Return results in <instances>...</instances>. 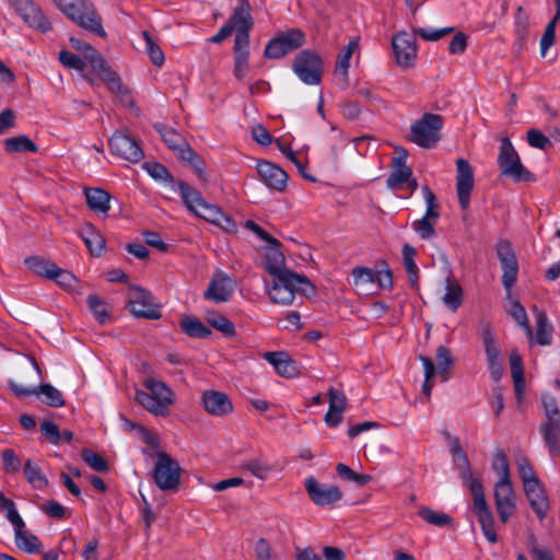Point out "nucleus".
<instances>
[{
  "label": "nucleus",
  "instance_id": "nucleus-1",
  "mask_svg": "<svg viewBox=\"0 0 560 560\" xmlns=\"http://www.w3.org/2000/svg\"><path fill=\"white\" fill-rule=\"evenodd\" d=\"M143 386L149 390L138 389L136 400L150 413L159 417H167L170 407L175 402V394L164 382L148 378Z\"/></svg>",
  "mask_w": 560,
  "mask_h": 560
},
{
  "label": "nucleus",
  "instance_id": "nucleus-2",
  "mask_svg": "<svg viewBox=\"0 0 560 560\" xmlns=\"http://www.w3.org/2000/svg\"><path fill=\"white\" fill-rule=\"evenodd\" d=\"M62 13L80 27L100 37H105L106 32L102 25V19L94 4L89 0H54Z\"/></svg>",
  "mask_w": 560,
  "mask_h": 560
},
{
  "label": "nucleus",
  "instance_id": "nucleus-3",
  "mask_svg": "<svg viewBox=\"0 0 560 560\" xmlns=\"http://www.w3.org/2000/svg\"><path fill=\"white\" fill-rule=\"evenodd\" d=\"M266 287L271 301L282 305L291 304L296 292L308 295L315 291L314 285L306 277L295 272L273 277L272 284L269 287L266 283Z\"/></svg>",
  "mask_w": 560,
  "mask_h": 560
},
{
  "label": "nucleus",
  "instance_id": "nucleus-4",
  "mask_svg": "<svg viewBox=\"0 0 560 560\" xmlns=\"http://www.w3.org/2000/svg\"><path fill=\"white\" fill-rule=\"evenodd\" d=\"M254 26V21L250 12V4L248 0H237L235 8L228 21L220 27L219 32L210 37L208 42L220 44L233 32H235L234 42L238 36H243L246 40L249 38L250 31Z\"/></svg>",
  "mask_w": 560,
  "mask_h": 560
},
{
  "label": "nucleus",
  "instance_id": "nucleus-5",
  "mask_svg": "<svg viewBox=\"0 0 560 560\" xmlns=\"http://www.w3.org/2000/svg\"><path fill=\"white\" fill-rule=\"evenodd\" d=\"M498 165L500 174L511 177L514 182H535L536 179L535 175L522 164L517 151L508 137L501 139Z\"/></svg>",
  "mask_w": 560,
  "mask_h": 560
},
{
  "label": "nucleus",
  "instance_id": "nucleus-6",
  "mask_svg": "<svg viewBox=\"0 0 560 560\" xmlns=\"http://www.w3.org/2000/svg\"><path fill=\"white\" fill-rule=\"evenodd\" d=\"M176 186L183 202L194 214L213 224L221 218L222 209L217 205L208 202L192 186L184 180L177 182Z\"/></svg>",
  "mask_w": 560,
  "mask_h": 560
},
{
  "label": "nucleus",
  "instance_id": "nucleus-7",
  "mask_svg": "<svg viewBox=\"0 0 560 560\" xmlns=\"http://www.w3.org/2000/svg\"><path fill=\"white\" fill-rule=\"evenodd\" d=\"M419 360L423 365L424 373V382L422 384V393L425 396H430L434 386L432 381L433 376L439 373L442 376V381L446 382L448 380V370L454 364V358L452 351L445 347L440 346L435 352L436 365H434L433 361L424 355H419Z\"/></svg>",
  "mask_w": 560,
  "mask_h": 560
},
{
  "label": "nucleus",
  "instance_id": "nucleus-8",
  "mask_svg": "<svg viewBox=\"0 0 560 560\" xmlns=\"http://www.w3.org/2000/svg\"><path fill=\"white\" fill-rule=\"evenodd\" d=\"M442 127V116L427 113L411 126L410 139L419 147L431 149L440 141Z\"/></svg>",
  "mask_w": 560,
  "mask_h": 560
},
{
  "label": "nucleus",
  "instance_id": "nucleus-9",
  "mask_svg": "<svg viewBox=\"0 0 560 560\" xmlns=\"http://www.w3.org/2000/svg\"><path fill=\"white\" fill-rule=\"evenodd\" d=\"M292 70L304 84L317 85L323 75L322 58L308 49L302 50L295 56Z\"/></svg>",
  "mask_w": 560,
  "mask_h": 560
},
{
  "label": "nucleus",
  "instance_id": "nucleus-10",
  "mask_svg": "<svg viewBox=\"0 0 560 560\" xmlns=\"http://www.w3.org/2000/svg\"><path fill=\"white\" fill-rule=\"evenodd\" d=\"M153 478L159 489L176 490L180 482V467L168 454L161 452L158 454Z\"/></svg>",
  "mask_w": 560,
  "mask_h": 560
},
{
  "label": "nucleus",
  "instance_id": "nucleus-11",
  "mask_svg": "<svg viewBox=\"0 0 560 560\" xmlns=\"http://www.w3.org/2000/svg\"><path fill=\"white\" fill-rule=\"evenodd\" d=\"M304 42L305 35L300 28H290L267 43L264 56L268 59H279L303 46Z\"/></svg>",
  "mask_w": 560,
  "mask_h": 560
},
{
  "label": "nucleus",
  "instance_id": "nucleus-12",
  "mask_svg": "<svg viewBox=\"0 0 560 560\" xmlns=\"http://www.w3.org/2000/svg\"><path fill=\"white\" fill-rule=\"evenodd\" d=\"M128 308L138 318L160 319L161 306L153 302L150 291L141 287H132L128 298Z\"/></svg>",
  "mask_w": 560,
  "mask_h": 560
},
{
  "label": "nucleus",
  "instance_id": "nucleus-13",
  "mask_svg": "<svg viewBox=\"0 0 560 560\" xmlns=\"http://www.w3.org/2000/svg\"><path fill=\"white\" fill-rule=\"evenodd\" d=\"M421 192L425 202V213L422 218L412 222V229L422 240H430L435 236L434 225L439 219V205L434 192L428 185L421 187Z\"/></svg>",
  "mask_w": 560,
  "mask_h": 560
},
{
  "label": "nucleus",
  "instance_id": "nucleus-14",
  "mask_svg": "<svg viewBox=\"0 0 560 560\" xmlns=\"http://www.w3.org/2000/svg\"><path fill=\"white\" fill-rule=\"evenodd\" d=\"M110 152L128 162L137 163L144 156L143 150L137 140L129 133L115 131L109 139Z\"/></svg>",
  "mask_w": 560,
  "mask_h": 560
},
{
  "label": "nucleus",
  "instance_id": "nucleus-15",
  "mask_svg": "<svg viewBox=\"0 0 560 560\" xmlns=\"http://www.w3.org/2000/svg\"><path fill=\"white\" fill-rule=\"evenodd\" d=\"M495 250L503 271L502 284L506 291H510L516 282L518 273V262L515 252L512 244L506 240L499 241Z\"/></svg>",
  "mask_w": 560,
  "mask_h": 560
},
{
  "label": "nucleus",
  "instance_id": "nucleus-16",
  "mask_svg": "<svg viewBox=\"0 0 560 560\" xmlns=\"http://www.w3.org/2000/svg\"><path fill=\"white\" fill-rule=\"evenodd\" d=\"M8 2L31 27L44 33L50 30L48 19L32 0H8Z\"/></svg>",
  "mask_w": 560,
  "mask_h": 560
},
{
  "label": "nucleus",
  "instance_id": "nucleus-17",
  "mask_svg": "<svg viewBox=\"0 0 560 560\" xmlns=\"http://www.w3.org/2000/svg\"><path fill=\"white\" fill-rule=\"evenodd\" d=\"M304 485L311 500L316 505H331L342 499V492L337 486L320 483L313 476L307 477Z\"/></svg>",
  "mask_w": 560,
  "mask_h": 560
},
{
  "label": "nucleus",
  "instance_id": "nucleus-18",
  "mask_svg": "<svg viewBox=\"0 0 560 560\" xmlns=\"http://www.w3.org/2000/svg\"><path fill=\"white\" fill-rule=\"evenodd\" d=\"M474 188V170L465 159L456 161V191L463 210H467Z\"/></svg>",
  "mask_w": 560,
  "mask_h": 560
},
{
  "label": "nucleus",
  "instance_id": "nucleus-19",
  "mask_svg": "<svg viewBox=\"0 0 560 560\" xmlns=\"http://www.w3.org/2000/svg\"><path fill=\"white\" fill-rule=\"evenodd\" d=\"M482 342L491 378L497 383L504 374V364L501 349L491 329L487 328L482 331Z\"/></svg>",
  "mask_w": 560,
  "mask_h": 560
},
{
  "label": "nucleus",
  "instance_id": "nucleus-20",
  "mask_svg": "<svg viewBox=\"0 0 560 560\" xmlns=\"http://www.w3.org/2000/svg\"><path fill=\"white\" fill-rule=\"evenodd\" d=\"M495 508L502 523L508 520L515 512L514 490L511 479L499 480L494 486Z\"/></svg>",
  "mask_w": 560,
  "mask_h": 560
},
{
  "label": "nucleus",
  "instance_id": "nucleus-21",
  "mask_svg": "<svg viewBox=\"0 0 560 560\" xmlns=\"http://www.w3.org/2000/svg\"><path fill=\"white\" fill-rule=\"evenodd\" d=\"M234 280L223 271H217L203 293L206 300L214 303L228 302L234 292Z\"/></svg>",
  "mask_w": 560,
  "mask_h": 560
},
{
  "label": "nucleus",
  "instance_id": "nucleus-22",
  "mask_svg": "<svg viewBox=\"0 0 560 560\" xmlns=\"http://www.w3.org/2000/svg\"><path fill=\"white\" fill-rule=\"evenodd\" d=\"M392 45L397 63L404 68L412 66L417 57V46L412 36L406 32L398 33L393 37Z\"/></svg>",
  "mask_w": 560,
  "mask_h": 560
},
{
  "label": "nucleus",
  "instance_id": "nucleus-23",
  "mask_svg": "<svg viewBox=\"0 0 560 560\" xmlns=\"http://www.w3.org/2000/svg\"><path fill=\"white\" fill-rule=\"evenodd\" d=\"M201 405L211 416L223 417L234 409L229 396L220 390L208 389L201 394Z\"/></svg>",
  "mask_w": 560,
  "mask_h": 560
},
{
  "label": "nucleus",
  "instance_id": "nucleus-24",
  "mask_svg": "<svg viewBox=\"0 0 560 560\" xmlns=\"http://www.w3.org/2000/svg\"><path fill=\"white\" fill-rule=\"evenodd\" d=\"M257 172L269 189L283 191L287 188L289 176L280 166L268 161H260L257 163Z\"/></svg>",
  "mask_w": 560,
  "mask_h": 560
},
{
  "label": "nucleus",
  "instance_id": "nucleus-25",
  "mask_svg": "<svg viewBox=\"0 0 560 560\" xmlns=\"http://www.w3.org/2000/svg\"><path fill=\"white\" fill-rule=\"evenodd\" d=\"M14 532V542L16 547L27 553H38L42 550L39 538L26 529V523L19 516L10 523Z\"/></svg>",
  "mask_w": 560,
  "mask_h": 560
},
{
  "label": "nucleus",
  "instance_id": "nucleus-26",
  "mask_svg": "<svg viewBox=\"0 0 560 560\" xmlns=\"http://www.w3.org/2000/svg\"><path fill=\"white\" fill-rule=\"evenodd\" d=\"M524 491L536 516L540 521L544 520L548 514L550 504L549 498L542 483L538 482L532 486H527L524 488Z\"/></svg>",
  "mask_w": 560,
  "mask_h": 560
},
{
  "label": "nucleus",
  "instance_id": "nucleus-27",
  "mask_svg": "<svg viewBox=\"0 0 560 560\" xmlns=\"http://www.w3.org/2000/svg\"><path fill=\"white\" fill-rule=\"evenodd\" d=\"M539 432L552 457L560 456V416L547 418L540 424Z\"/></svg>",
  "mask_w": 560,
  "mask_h": 560
},
{
  "label": "nucleus",
  "instance_id": "nucleus-28",
  "mask_svg": "<svg viewBox=\"0 0 560 560\" xmlns=\"http://www.w3.org/2000/svg\"><path fill=\"white\" fill-rule=\"evenodd\" d=\"M359 47V43L357 39H352L346 45L338 55L336 67H335V77L337 82L342 89L349 86V67L350 60L354 52V50Z\"/></svg>",
  "mask_w": 560,
  "mask_h": 560
},
{
  "label": "nucleus",
  "instance_id": "nucleus-29",
  "mask_svg": "<svg viewBox=\"0 0 560 560\" xmlns=\"http://www.w3.org/2000/svg\"><path fill=\"white\" fill-rule=\"evenodd\" d=\"M234 54V70L233 73L237 79H243L248 72V59H249V38L246 40L243 36L234 42L233 45Z\"/></svg>",
  "mask_w": 560,
  "mask_h": 560
},
{
  "label": "nucleus",
  "instance_id": "nucleus-30",
  "mask_svg": "<svg viewBox=\"0 0 560 560\" xmlns=\"http://www.w3.org/2000/svg\"><path fill=\"white\" fill-rule=\"evenodd\" d=\"M264 359L275 368L280 376L290 378L299 374L296 363L284 352H265Z\"/></svg>",
  "mask_w": 560,
  "mask_h": 560
},
{
  "label": "nucleus",
  "instance_id": "nucleus-31",
  "mask_svg": "<svg viewBox=\"0 0 560 560\" xmlns=\"http://www.w3.org/2000/svg\"><path fill=\"white\" fill-rule=\"evenodd\" d=\"M154 129L160 133L165 144L174 151L180 159L182 151L190 149L191 147L187 143L186 139L178 133L175 129L165 126L164 124L158 122L154 125Z\"/></svg>",
  "mask_w": 560,
  "mask_h": 560
},
{
  "label": "nucleus",
  "instance_id": "nucleus-32",
  "mask_svg": "<svg viewBox=\"0 0 560 560\" xmlns=\"http://www.w3.org/2000/svg\"><path fill=\"white\" fill-rule=\"evenodd\" d=\"M79 235L92 255L98 256L105 248V241L92 223H84Z\"/></svg>",
  "mask_w": 560,
  "mask_h": 560
},
{
  "label": "nucleus",
  "instance_id": "nucleus-33",
  "mask_svg": "<svg viewBox=\"0 0 560 560\" xmlns=\"http://www.w3.org/2000/svg\"><path fill=\"white\" fill-rule=\"evenodd\" d=\"M463 482L469 488L474 498V511L477 518L492 514L483 492L482 483L471 476V479H464Z\"/></svg>",
  "mask_w": 560,
  "mask_h": 560
},
{
  "label": "nucleus",
  "instance_id": "nucleus-34",
  "mask_svg": "<svg viewBox=\"0 0 560 560\" xmlns=\"http://www.w3.org/2000/svg\"><path fill=\"white\" fill-rule=\"evenodd\" d=\"M407 152L404 151L402 156L395 160V170L386 179V185L390 189H399L405 186L406 180L412 175V170L405 163Z\"/></svg>",
  "mask_w": 560,
  "mask_h": 560
},
{
  "label": "nucleus",
  "instance_id": "nucleus-35",
  "mask_svg": "<svg viewBox=\"0 0 560 560\" xmlns=\"http://www.w3.org/2000/svg\"><path fill=\"white\" fill-rule=\"evenodd\" d=\"M510 368L511 375L514 383V389L517 400L521 402L524 396L525 390V378H524V368H523V359L521 354L513 350L510 353Z\"/></svg>",
  "mask_w": 560,
  "mask_h": 560
},
{
  "label": "nucleus",
  "instance_id": "nucleus-36",
  "mask_svg": "<svg viewBox=\"0 0 560 560\" xmlns=\"http://www.w3.org/2000/svg\"><path fill=\"white\" fill-rule=\"evenodd\" d=\"M86 203L91 210L107 214L110 209V195L101 188H86L84 190Z\"/></svg>",
  "mask_w": 560,
  "mask_h": 560
},
{
  "label": "nucleus",
  "instance_id": "nucleus-37",
  "mask_svg": "<svg viewBox=\"0 0 560 560\" xmlns=\"http://www.w3.org/2000/svg\"><path fill=\"white\" fill-rule=\"evenodd\" d=\"M450 450L453 462L459 471L462 480L471 479L472 471L466 453L464 452L458 438H454L450 442Z\"/></svg>",
  "mask_w": 560,
  "mask_h": 560
},
{
  "label": "nucleus",
  "instance_id": "nucleus-38",
  "mask_svg": "<svg viewBox=\"0 0 560 560\" xmlns=\"http://www.w3.org/2000/svg\"><path fill=\"white\" fill-rule=\"evenodd\" d=\"M264 267L272 277L292 273L284 268V256L277 247H269L266 250Z\"/></svg>",
  "mask_w": 560,
  "mask_h": 560
},
{
  "label": "nucleus",
  "instance_id": "nucleus-39",
  "mask_svg": "<svg viewBox=\"0 0 560 560\" xmlns=\"http://www.w3.org/2000/svg\"><path fill=\"white\" fill-rule=\"evenodd\" d=\"M534 312L537 325L535 334L536 342L540 346H548L552 341L553 328L550 325L548 317L544 311H540L537 307H535Z\"/></svg>",
  "mask_w": 560,
  "mask_h": 560
},
{
  "label": "nucleus",
  "instance_id": "nucleus-40",
  "mask_svg": "<svg viewBox=\"0 0 560 560\" xmlns=\"http://www.w3.org/2000/svg\"><path fill=\"white\" fill-rule=\"evenodd\" d=\"M23 474L27 482L34 488L42 490L48 485V479L42 468L33 460L27 459L24 463Z\"/></svg>",
  "mask_w": 560,
  "mask_h": 560
},
{
  "label": "nucleus",
  "instance_id": "nucleus-41",
  "mask_svg": "<svg viewBox=\"0 0 560 560\" xmlns=\"http://www.w3.org/2000/svg\"><path fill=\"white\" fill-rule=\"evenodd\" d=\"M88 52L85 54L86 67H90L100 78L107 83L108 74L116 73L105 65V61L101 54L93 47H86Z\"/></svg>",
  "mask_w": 560,
  "mask_h": 560
},
{
  "label": "nucleus",
  "instance_id": "nucleus-42",
  "mask_svg": "<svg viewBox=\"0 0 560 560\" xmlns=\"http://www.w3.org/2000/svg\"><path fill=\"white\" fill-rule=\"evenodd\" d=\"M35 395L42 397L44 404L54 408L62 407L66 402L61 392L49 383L37 386Z\"/></svg>",
  "mask_w": 560,
  "mask_h": 560
},
{
  "label": "nucleus",
  "instance_id": "nucleus-43",
  "mask_svg": "<svg viewBox=\"0 0 560 560\" xmlns=\"http://www.w3.org/2000/svg\"><path fill=\"white\" fill-rule=\"evenodd\" d=\"M180 328L191 338H208L211 336V330L201 320L192 316H185L180 320Z\"/></svg>",
  "mask_w": 560,
  "mask_h": 560
},
{
  "label": "nucleus",
  "instance_id": "nucleus-44",
  "mask_svg": "<svg viewBox=\"0 0 560 560\" xmlns=\"http://www.w3.org/2000/svg\"><path fill=\"white\" fill-rule=\"evenodd\" d=\"M206 318H207L208 324L212 328L222 332L225 337H234L236 335L234 324L224 315H222L215 311H211V312L207 313Z\"/></svg>",
  "mask_w": 560,
  "mask_h": 560
},
{
  "label": "nucleus",
  "instance_id": "nucleus-45",
  "mask_svg": "<svg viewBox=\"0 0 560 560\" xmlns=\"http://www.w3.org/2000/svg\"><path fill=\"white\" fill-rule=\"evenodd\" d=\"M417 255V252L415 247H412L409 244H405L402 247V261L404 266L406 268V271L408 273V279L412 287H415L418 283L419 280V269L417 267V264L415 261V257Z\"/></svg>",
  "mask_w": 560,
  "mask_h": 560
},
{
  "label": "nucleus",
  "instance_id": "nucleus-46",
  "mask_svg": "<svg viewBox=\"0 0 560 560\" xmlns=\"http://www.w3.org/2000/svg\"><path fill=\"white\" fill-rule=\"evenodd\" d=\"M108 75H109L107 78L108 89L119 97L122 105H125L127 107H133L135 101L130 94V91L122 85L119 75L117 73H113V74H108Z\"/></svg>",
  "mask_w": 560,
  "mask_h": 560
},
{
  "label": "nucleus",
  "instance_id": "nucleus-47",
  "mask_svg": "<svg viewBox=\"0 0 560 560\" xmlns=\"http://www.w3.org/2000/svg\"><path fill=\"white\" fill-rule=\"evenodd\" d=\"M143 167L152 178L168 184L172 189L177 191L176 183L178 180L173 178L168 170L163 164L158 162H147Z\"/></svg>",
  "mask_w": 560,
  "mask_h": 560
},
{
  "label": "nucleus",
  "instance_id": "nucleus-48",
  "mask_svg": "<svg viewBox=\"0 0 560 560\" xmlns=\"http://www.w3.org/2000/svg\"><path fill=\"white\" fill-rule=\"evenodd\" d=\"M5 151L12 152H37V144L27 136H18L4 140Z\"/></svg>",
  "mask_w": 560,
  "mask_h": 560
},
{
  "label": "nucleus",
  "instance_id": "nucleus-49",
  "mask_svg": "<svg viewBox=\"0 0 560 560\" xmlns=\"http://www.w3.org/2000/svg\"><path fill=\"white\" fill-rule=\"evenodd\" d=\"M445 306L455 312L463 303V289L458 283H453L447 280L446 292L442 298Z\"/></svg>",
  "mask_w": 560,
  "mask_h": 560
},
{
  "label": "nucleus",
  "instance_id": "nucleus-50",
  "mask_svg": "<svg viewBox=\"0 0 560 560\" xmlns=\"http://www.w3.org/2000/svg\"><path fill=\"white\" fill-rule=\"evenodd\" d=\"M24 264L28 270L33 271L37 276L45 277L47 279L50 278L52 273V269L56 267V264L39 258L37 256L27 257L24 259Z\"/></svg>",
  "mask_w": 560,
  "mask_h": 560
},
{
  "label": "nucleus",
  "instance_id": "nucleus-51",
  "mask_svg": "<svg viewBox=\"0 0 560 560\" xmlns=\"http://www.w3.org/2000/svg\"><path fill=\"white\" fill-rule=\"evenodd\" d=\"M509 314L518 323L521 327L524 328L526 335L529 339L534 338V332L528 322L527 313L525 307L520 303V301L514 300L511 302V306L509 310Z\"/></svg>",
  "mask_w": 560,
  "mask_h": 560
},
{
  "label": "nucleus",
  "instance_id": "nucleus-52",
  "mask_svg": "<svg viewBox=\"0 0 560 560\" xmlns=\"http://www.w3.org/2000/svg\"><path fill=\"white\" fill-rule=\"evenodd\" d=\"M418 514L427 523L435 525L438 527L447 526L452 523V517L448 514L436 512L428 506L421 508Z\"/></svg>",
  "mask_w": 560,
  "mask_h": 560
},
{
  "label": "nucleus",
  "instance_id": "nucleus-53",
  "mask_svg": "<svg viewBox=\"0 0 560 560\" xmlns=\"http://www.w3.org/2000/svg\"><path fill=\"white\" fill-rule=\"evenodd\" d=\"M81 458L86 465L97 472H106L109 469L106 459L102 455L89 448H84L82 451Z\"/></svg>",
  "mask_w": 560,
  "mask_h": 560
},
{
  "label": "nucleus",
  "instance_id": "nucleus-54",
  "mask_svg": "<svg viewBox=\"0 0 560 560\" xmlns=\"http://www.w3.org/2000/svg\"><path fill=\"white\" fill-rule=\"evenodd\" d=\"M142 37L145 42V50L151 59V61L158 66L161 67L164 63L165 57L160 48V46L153 40L152 36L148 31L142 32Z\"/></svg>",
  "mask_w": 560,
  "mask_h": 560
},
{
  "label": "nucleus",
  "instance_id": "nucleus-55",
  "mask_svg": "<svg viewBox=\"0 0 560 560\" xmlns=\"http://www.w3.org/2000/svg\"><path fill=\"white\" fill-rule=\"evenodd\" d=\"M58 58L59 61L68 69L82 72L86 68L85 55H83V57H79L69 50L63 49L59 52Z\"/></svg>",
  "mask_w": 560,
  "mask_h": 560
},
{
  "label": "nucleus",
  "instance_id": "nucleus-56",
  "mask_svg": "<svg viewBox=\"0 0 560 560\" xmlns=\"http://www.w3.org/2000/svg\"><path fill=\"white\" fill-rule=\"evenodd\" d=\"M517 471L524 488L540 482L528 459L522 458L517 462Z\"/></svg>",
  "mask_w": 560,
  "mask_h": 560
},
{
  "label": "nucleus",
  "instance_id": "nucleus-57",
  "mask_svg": "<svg viewBox=\"0 0 560 560\" xmlns=\"http://www.w3.org/2000/svg\"><path fill=\"white\" fill-rule=\"evenodd\" d=\"M180 160L188 163L195 170L198 177L206 178L205 163L191 148L182 151Z\"/></svg>",
  "mask_w": 560,
  "mask_h": 560
},
{
  "label": "nucleus",
  "instance_id": "nucleus-58",
  "mask_svg": "<svg viewBox=\"0 0 560 560\" xmlns=\"http://www.w3.org/2000/svg\"><path fill=\"white\" fill-rule=\"evenodd\" d=\"M492 468L499 475V480L510 479L509 460L503 451L495 452L492 460Z\"/></svg>",
  "mask_w": 560,
  "mask_h": 560
},
{
  "label": "nucleus",
  "instance_id": "nucleus-59",
  "mask_svg": "<svg viewBox=\"0 0 560 560\" xmlns=\"http://www.w3.org/2000/svg\"><path fill=\"white\" fill-rule=\"evenodd\" d=\"M242 468L249 471L259 479H266L271 467L262 463L260 459L253 458L243 463Z\"/></svg>",
  "mask_w": 560,
  "mask_h": 560
},
{
  "label": "nucleus",
  "instance_id": "nucleus-60",
  "mask_svg": "<svg viewBox=\"0 0 560 560\" xmlns=\"http://www.w3.org/2000/svg\"><path fill=\"white\" fill-rule=\"evenodd\" d=\"M415 34L420 36L424 40L435 42L444 37L445 35L453 32V27L442 28H430V27H418L415 28Z\"/></svg>",
  "mask_w": 560,
  "mask_h": 560
},
{
  "label": "nucleus",
  "instance_id": "nucleus-61",
  "mask_svg": "<svg viewBox=\"0 0 560 560\" xmlns=\"http://www.w3.org/2000/svg\"><path fill=\"white\" fill-rule=\"evenodd\" d=\"M52 270L54 271L49 279L55 280L60 287L65 289H74L77 279L71 272L59 268L57 265Z\"/></svg>",
  "mask_w": 560,
  "mask_h": 560
},
{
  "label": "nucleus",
  "instance_id": "nucleus-62",
  "mask_svg": "<svg viewBox=\"0 0 560 560\" xmlns=\"http://www.w3.org/2000/svg\"><path fill=\"white\" fill-rule=\"evenodd\" d=\"M88 305L93 313V315L96 317V319L104 324L108 318V314L106 312V305L103 300H101L96 295H89L88 296Z\"/></svg>",
  "mask_w": 560,
  "mask_h": 560
},
{
  "label": "nucleus",
  "instance_id": "nucleus-63",
  "mask_svg": "<svg viewBox=\"0 0 560 560\" xmlns=\"http://www.w3.org/2000/svg\"><path fill=\"white\" fill-rule=\"evenodd\" d=\"M1 458L3 470L7 474L18 472L21 469V460L13 450L7 448L2 451Z\"/></svg>",
  "mask_w": 560,
  "mask_h": 560
},
{
  "label": "nucleus",
  "instance_id": "nucleus-64",
  "mask_svg": "<svg viewBox=\"0 0 560 560\" xmlns=\"http://www.w3.org/2000/svg\"><path fill=\"white\" fill-rule=\"evenodd\" d=\"M353 284L355 287H364L374 283V272L368 267H357L352 271Z\"/></svg>",
  "mask_w": 560,
  "mask_h": 560
}]
</instances>
